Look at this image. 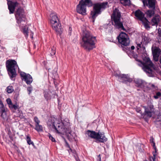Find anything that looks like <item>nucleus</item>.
<instances>
[{
    "label": "nucleus",
    "instance_id": "obj_1",
    "mask_svg": "<svg viewBox=\"0 0 161 161\" xmlns=\"http://www.w3.org/2000/svg\"><path fill=\"white\" fill-rule=\"evenodd\" d=\"M137 57V54H134L133 58L138 62V65L141 67L143 70L149 76H151L154 74V70L155 69V68L150 58L145 57L144 58L143 62H142L138 59Z\"/></svg>",
    "mask_w": 161,
    "mask_h": 161
},
{
    "label": "nucleus",
    "instance_id": "obj_2",
    "mask_svg": "<svg viewBox=\"0 0 161 161\" xmlns=\"http://www.w3.org/2000/svg\"><path fill=\"white\" fill-rule=\"evenodd\" d=\"M96 37L87 31H85L82 37L81 46L85 49L90 51L95 47Z\"/></svg>",
    "mask_w": 161,
    "mask_h": 161
},
{
    "label": "nucleus",
    "instance_id": "obj_3",
    "mask_svg": "<svg viewBox=\"0 0 161 161\" xmlns=\"http://www.w3.org/2000/svg\"><path fill=\"white\" fill-rule=\"evenodd\" d=\"M121 14L119 9L115 8L111 16L112 24L115 28L125 31L122 23L120 21Z\"/></svg>",
    "mask_w": 161,
    "mask_h": 161
},
{
    "label": "nucleus",
    "instance_id": "obj_4",
    "mask_svg": "<svg viewBox=\"0 0 161 161\" xmlns=\"http://www.w3.org/2000/svg\"><path fill=\"white\" fill-rule=\"evenodd\" d=\"M50 22L53 29L56 31L57 35L60 36V23L57 15L54 14L50 15Z\"/></svg>",
    "mask_w": 161,
    "mask_h": 161
},
{
    "label": "nucleus",
    "instance_id": "obj_5",
    "mask_svg": "<svg viewBox=\"0 0 161 161\" xmlns=\"http://www.w3.org/2000/svg\"><path fill=\"white\" fill-rule=\"evenodd\" d=\"M108 3L107 2H103L97 3L94 5L93 10L92 11L91 13L93 22H94L95 19L98 15L101 13V10L105 9Z\"/></svg>",
    "mask_w": 161,
    "mask_h": 161
},
{
    "label": "nucleus",
    "instance_id": "obj_6",
    "mask_svg": "<svg viewBox=\"0 0 161 161\" xmlns=\"http://www.w3.org/2000/svg\"><path fill=\"white\" fill-rule=\"evenodd\" d=\"M6 66L10 78L14 80L16 75L15 69L18 67L16 61L14 60H8L6 62Z\"/></svg>",
    "mask_w": 161,
    "mask_h": 161
},
{
    "label": "nucleus",
    "instance_id": "obj_7",
    "mask_svg": "<svg viewBox=\"0 0 161 161\" xmlns=\"http://www.w3.org/2000/svg\"><path fill=\"white\" fill-rule=\"evenodd\" d=\"M92 3L91 0H81L76 8L77 12L83 15L86 14V7L92 6Z\"/></svg>",
    "mask_w": 161,
    "mask_h": 161
},
{
    "label": "nucleus",
    "instance_id": "obj_8",
    "mask_svg": "<svg viewBox=\"0 0 161 161\" xmlns=\"http://www.w3.org/2000/svg\"><path fill=\"white\" fill-rule=\"evenodd\" d=\"M86 133L89 137L97 140V141L101 142H104L107 140L103 132L96 133L95 131L88 130Z\"/></svg>",
    "mask_w": 161,
    "mask_h": 161
},
{
    "label": "nucleus",
    "instance_id": "obj_9",
    "mask_svg": "<svg viewBox=\"0 0 161 161\" xmlns=\"http://www.w3.org/2000/svg\"><path fill=\"white\" fill-rule=\"evenodd\" d=\"M145 111L143 114V117L147 118H151L155 113V109L153 105L151 104L147 107L143 106Z\"/></svg>",
    "mask_w": 161,
    "mask_h": 161
},
{
    "label": "nucleus",
    "instance_id": "obj_10",
    "mask_svg": "<svg viewBox=\"0 0 161 161\" xmlns=\"http://www.w3.org/2000/svg\"><path fill=\"white\" fill-rule=\"evenodd\" d=\"M117 38L119 42L123 45L127 46L130 43V40L128 35L125 33H120L117 37Z\"/></svg>",
    "mask_w": 161,
    "mask_h": 161
},
{
    "label": "nucleus",
    "instance_id": "obj_11",
    "mask_svg": "<svg viewBox=\"0 0 161 161\" xmlns=\"http://www.w3.org/2000/svg\"><path fill=\"white\" fill-rule=\"evenodd\" d=\"M70 126L69 120L68 119H65L61 122V134L69 133Z\"/></svg>",
    "mask_w": 161,
    "mask_h": 161
},
{
    "label": "nucleus",
    "instance_id": "obj_12",
    "mask_svg": "<svg viewBox=\"0 0 161 161\" xmlns=\"http://www.w3.org/2000/svg\"><path fill=\"white\" fill-rule=\"evenodd\" d=\"M115 76L117 77L119 81L124 83L130 82L132 81V79L130 78L128 75L123 74H116Z\"/></svg>",
    "mask_w": 161,
    "mask_h": 161
},
{
    "label": "nucleus",
    "instance_id": "obj_13",
    "mask_svg": "<svg viewBox=\"0 0 161 161\" xmlns=\"http://www.w3.org/2000/svg\"><path fill=\"white\" fill-rule=\"evenodd\" d=\"M7 0L9 13L10 14H13L14 12L15 7L18 4V3L17 2L18 0Z\"/></svg>",
    "mask_w": 161,
    "mask_h": 161
},
{
    "label": "nucleus",
    "instance_id": "obj_14",
    "mask_svg": "<svg viewBox=\"0 0 161 161\" xmlns=\"http://www.w3.org/2000/svg\"><path fill=\"white\" fill-rule=\"evenodd\" d=\"M15 17L17 20V22L18 23H20L22 22H25V16L22 14V10L18 8L16 12Z\"/></svg>",
    "mask_w": 161,
    "mask_h": 161
},
{
    "label": "nucleus",
    "instance_id": "obj_15",
    "mask_svg": "<svg viewBox=\"0 0 161 161\" xmlns=\"http://www.w3.org/2000/svg\"><path fill=\"white\" fill-rule=\"evenodd\" d=\"M152 52L154 60L158 61L159 56L161 54V49L158 47H154L152 48Z\"/></svg>",
    "mask_w": 161,
    "mask_h": 161
},
{
    "label": "nucleus",
    "instance_id": "obj_16",
    "mask_svg": "<svg viewBox=\"0 0 161 161\" xmlns=\"http://www.w3.org/2000/svg\"><path fill=\"white\" fill-rule=\"evenodd\" d=\"M20 75L27 84H30L32 82V78L30 75L26 74L23 72H21Z\"/></svg>",
    "mask_w": 161,
    "mask_h": 161
},
{
    "label": "nucleus",
    "instance_id": "obj_17",
    "mask_svg": "<svg viewBox=\"0 0 161 161\" xmlns=\"http://www.w3.org/2000/svg\"><path fill=\"white\" fill-rule=\"evenodd\" d=\"M136 86L143 89H145L147 87V83L144 81L140 79H137L135 80Z\"/></svg>",
    "mask_w": 161,
    "mask_h": 161
},
{
    "label": "nucleus",
    "instance_id": "obj_18",
    "mask_svg": "<svg viewBox=\"0 0 161 161\" xmlns=\"http://www.w3.org/2000/svg\"><path fill=\"white\" fill-rule=\"evenodd\" d=\"M135 14L136 17L141 21H142L144 19V18H146L144 17V14L140 10H136L135 12Z\"/></svg>",
    "mask_w": 161,
    "mask_h": 161
},
{
    "label": "nucleus",
    "instance_id": "obj_19",
    "mask_svg": "<svg viewBox=\"0 0 161 161\" xmlns=\"http://www.w3.org/2000/svg\"><path fill=\"white\" fill-rule=\"evenodd\" d=\"M160 17L159 15H155L152 18L151 23L152 25H157L160 21Z\"/></svg>",
    "mask_w": 161,
    "mask_h": 161
},
{
    "label": "nucleus",
    "instance_id": "obj_20",
    "mask_svg": "<svg viewBox=\"0 0 161 161\" xmlns=\"http://www.w3.org/2000/svg\"><path fill=\"white\" fill-rule=\"evenodd\" d=\"M156 0H148V3L146 2V5L149 8H152L153 9H155V4Z\"/></svg>",
    "mask_w": 161,
    "mask_h": 161
},
{
    "label": "nucleus",
    "instance_id": "obj_21",
    "mask_svg": "<svg viewBox=\"0 0 161 161\" xmlns=\"http://www.w3.org/2000/svg\"><path fill=\"white\" fill-rule=\"evenodd\" d=\"M52 93L51 92L48 91V92H45L44 94V97L47 100H49L51 99L53 97H54L55 95L54 94V92Z\"/></svg>",
    "mask_w": 161,
    "mask_h": 161
},
{
    "label": "nucleus",
    "instance_id": "obj_22",
    "mask_svg": "<svg viewBox=\"0 0 161 161\" xmlns=\"http://www.w3.org/2000/svg\"><path fill=\"white\" fill-rule=\"evenodd\" d=\"M150 38L148 37V35L145 33H143L142 36V42L147 43L149 42Z\"/></svg>",
    "mask_w": 161,
    "mask_h": 161
},
{
    "label": "nucleus",
    "instance_id": "obj_23",
    "mask_svg": "<svg viewBox=\"0 0 161 161\" xmlns=\"http://www.w3.org/2000/svg\"><path fill=\"white\" fill-rule=\"evenodd\" d=\"M53 125L56 132L58 133H60V125L59 123H58L57 120H56L53 123Z\"/></svg>",
    "mask_w": 161,
    "mask_h": 161
},
{
    "label": "nucleus",
    "instance_id": "obj_24",
    "mask_svg": "<svg viewBox=\"0 0 161 161\" xmlns=\"http://www.w3.org/2000/svg\"><path fill=\"white\" fill-rule=\"evenodd\" d=\"M136 47L137 51H144L145 49V47L142 44V42L140 43H137Z\"/></svg>",
    "mask_w": 161,
    "mask_h": 161
},
{
    "label": "nucleus",
    "instance_id": "obj_25",
    "mask_svg": "<svg viewBox=\"0 0 161 161\" xmlns=\"http://www.w3.org/2000/svg\"><path fill=\"white\" fill-rule=\"evenodd\" d=\"M154 10L155 9H153L152 10H147L146 13L147 17L151 18L155 14Z\"/></svg>",
    "mask_w": 161,
    "mask_h": 161
},
{
    "label": "nucleus",
    "instance_id": "obj_26",
    "mask_svg": "<svg viewBox=\"0 0 161 161\" xmlns=\"http://www.w3.org/2000/svg\"><path fill=\"white\" fill-rule=\"evenodd\" d=\"M144 19L141 21L142 22L143 24L144 25L145 28L146 29L150 28V26H149V22L148 21L146 18H144Z\"/></svg>",
    "mask_w": 161,
    "mask_h": 161
},
{
    "label": "nucleus",
    "instance_id": "obj_27",
    "mask_svg": "<svg viewBox=\"0 0 161 161\" xmlns=\"http://www.w3.org/2000/svg\"><path fill=\"white\" fill-rule=\"evenodd\" d=\"M35 129L37 132L42 131L43 130V127L42 126L40 125L39 124H36Z\"/></svg>",
    "mask_w": 161,
    "mask_h": 161
},
{
    "label": "nucleus",
    "instance_id": "obj_28",
    "mask_svg": "<svg viewBox=\"0 0 161 161\" xmlns=\"http://www.w3.org/2000/svg\"><path fill=\"white\" fill-rule=\"evenodd\" d=\"M23 32L26 37H27L28 36V29L27 26H25L23 28Z\"/></svg>",
    "mask_w": 161,
    "mask_h": 161
},
{
    "label": "nucleus",
    "instance_id": "obj_29",
    "mask_svg": "<svg viewBox=\"0 0 161 161\" xmlns=\"http://www.w3.org/2000/svg\"><path fill=\"white\" fill-rule=\"evenodd\" d=\"M121 3L124 6L128 5L130 4V0H120Z\"/></svg>",
    "mask_w": 161,
    "mask_h": 161
},
{
    "label": "nucleus",
    "instance_id": "obj_30",
    "mask_svg": "<svg viewBox=\"0 0 161 161\" xmlns=\"http://www.w3.org/2000/svg\"><path fill=\"white\" fill-rule=\"evenodd\" d=\"M7 92L8 93H12L14 91L13 87L12 86H8L6 89Z\"/></svg>",
    "mask_w": 161,
    "mask_h": 161
},
{
    "label": "nucleus",
    "instance_id": "obj_31",
    "mask_svg": "<svg viewBox=\"0 0 161 161\" xmlns=\"http://www.w3.org/2000/svg\"><path fill=\"white\" fill-rule=\"evenodd\" d=\"M150 142L152 146L153 147L154 149L155 150L156 152V147L155 146V143L154 141V138L153 137H150Z\"/></svg>",
    "mask_w": 161,
    "mask_h": 161
},
{
    "label": "nucleus",
    "instance_id": "obj_32",
    "mask_svg": "<svg viewBox=\"0 0 161 161\" xmlns=\"http://www.w3.org/2000/svg\"><path fill=\"white\" fill-rule=\"evenodd\" d=\"M156 154L155 153L153 154V156H149V161H156Z\"/></svg>",
    "mask_w": 161,
    "mask_h": 161
},
{
    "label": "nucleus",
    "instance_id": "obj_33",
    "mask_svg": "<svg viewBox=\"0 0 161 161\" xmlns=\"http://www.w3.org/2000/svg\"><path fill=\"white\" fill-rule=\"evenodd\" d=\"M26 140L27 142L29 145L32 144L34 145V143L32 142H31V138L29 136H27L26 137Z\"/></svg>",
    "mask_w": 161,
    "mask_h": 161
},
{
    "label": "nucleus",
    "instance_id": "obj_34",
    "mask_svg": "<svg viewBox=\"0 0 161 161\" xmlns=\"http://www.w3.org/2000/svg\"><path fill=\"white\" fill-rule=\"evenodd\" d=\"M9 107L11 110L13 109L16 110L18 108V106L17 105L13 104V103L11 105H10Z\"/></svg>",
    "mask_w": 161,
    "mask_h": 161
},
{
    "label": "nucleus",
    "instance_id": "obj_35",
    "mask_svg": "<svg viewBox=\"0 0 161 161\" xmlns=\"http://www.w3.org/2000/svg\"><path fill=\"white\" fill-rule=\"evenodd\" d=\"M161 96V93L160 92H157L156 95H154L153 97L156 99H158Z\"/></svg>",
    "mask_w": 161,
    "mask_h": 161
},
{
    "label": "nucleus",
    "instance_id": "obj_36",
    "mask_svg": "<svg viewBox=\"0 0 161 161\" xmlns=\"http://www.w3.org/2000/svg\"><path fill=\"white\" fill-rule=\"evenodd\" d=\"M1 116L4 119H6L7 118V115L5 112H2L1 113Z\"/></svg>",
    "mask_w": 161,
    "mask_h": 161
},
{
    "label": "nucleus",
    "instance_id": "obj_37",
    "mask_svg": "<svg viewBox=\"0 0 161 161\" xmlns=\"http://www.w3.org/2000/svg\"><path fill=\"white\" fill-rule=\"evenodd\" d=\"M34 119L36 123V124H38L40 123V121L36 117H35L34 118Z\"/></svg>",
    "mask_w": 161,
    "mask_h": 161
},
{
    "label": "nucleus",
    "instance_id": "obj_38",
    "mask_svg": "<svg viewBox=\"0 0 161 161\" xmlns=\"http://www.w3.org/2000/svg\"><path fill=\"white\" fill-rule=\"evenodd\" d=\"M6 101L7 102V104L8 105L9 107L10 105H11L12 104L11 100L9 98L7 99Z\"/></svg>",
    "mask_w": 161,
    "mask_h": 161
},
{
    "label": "nucleus",
    "instance_id": "obj_39",
    "mask_svg": "<svg viewBox=\"0 0 161 161\" xmlns=\"http://www.w3.org/2000/svg\"><path fill=\"white\" fill-rule=\"evenodd\" d=\"M161 121V114H159L158 115L157 118L156 119V122H159Z\"/></svg>",
    "mask_w": 161,
    "mask_h": 161
},
{
    "label": "nucleus",
    "instance_id": "obj_40",
    "mask_svg": "<svg viewBox=\"0 0 161 161\" xmlns=\"http://www.w3.org/2000/svg\"><path fill=\"white\" fill-rule=\"evenodd\" d=\"M49 139L53 142H54L55 141V139L50 134H49Z\"/></svg>",
    "mask_w": 161,
    "mask_h": 161
},
{
    "label": "nucleus",
    "instance_id": "obj_41",
    "mask_svg": "<svg viewBox=\"0 0 161 161\" xmlns=\"http://www.w3.org/2000/svg\"><path fill=\"white\" fill-rule=\"evenodd\" d=\"M52 52L50 53L51 56H53L54 55L55 53V48L53 47V48L52 49Z\"/></svg>",
    "mask_w": 161,
    "mask_h": 161
},
{
    "label": "nucleus",
    "instance_id": "obj_42",
    "mask_svg": "<svg viewBox=\"0 0 161 161\" xmlns=\"http://www.w3.org/2000/svg\"><path fill=\"white\" fill-rule=\"evenodd\" d=\"M0 109V111H1V113L5 112V109L4 107V106L1 107Z\"/></svg>",
    "mask_w": 161,
    "mask_h": 161
},
{
    "label": "nucleus",
    "instance_id": "obj_43",
    "mask_svg": "<svg viewBox=\"0 0 161 161\" xmlns=\"http://www.w3.org/2000/svg\"><path fill=\"white\" fill-rule=\"evenodd\" d=\"M65 146L67 147H68L70 149V150H71V151H72V149L70 148V146L68 144V142H66V141L65 140Z\"/></svg>",
    "mask_w": 161,
    "mask_h": 161
},
{
    "label": "nucleus",
    "instance_id": "obj_44",
    "mask_svg": "<svg viewBox=\"0 0 161 161\" xmlns=\"http://www.w3.org/2000/svg\"><path fill=\"white\" fill-rule=\"evenodd\" d=\"M158 36L161 37V29L160 28L158 29Z\"/></svg>",
    "mask_w": 161,
    "mask_h": 161
},
{
    "label": "nucleus",
    "instance_id": "obj_45",
    "mask_svg": "<svg viewBox=\"0 0 161 161\" xmlns=\"http://www.w3.org/2000/svg\"><path fill=\"white\" fill-rule=\"evenodd\" d=\"M72 31V28L71 27L69 28V35H71V31Z\"/></svg>",
    "mask_w": 161,
    "mask_h": 161
},
{
    "label": "nucleus",
    "instance_id": "obj_46",
    "mask_svg": "<svg viewBox=\"0 0 161 161\" xmlns=\"http://www.w3.org/2000/svg\"><path fill=\"white\" fill-rule=\"evenodd\" d=\"M27 90L29 92V94H30L32 90L31 89V88L30 87H29L28 88Z\"/></svg>",
    "mask_w": 161,
    "mask_h": 161
},
{
    "label": "nucleus",
    "instance_id": "obj_47",
    "mask_svg": "<svg viewBox=\"0 0 161 161\" xmlns=\"http://www.w3.org/2000/svg\"><path fill=\"white\" fill-rule=\"evenodd\" d=\"M0 104L1 106V107H3L4 106V105L3 103L1 101V102H0Z\"/></svg>",
    "mask_w": 161,
    "mask_h": 161
},
{
    "label": "nucleus",
    "instance_id": "obj_48",
    "mask_svg": "<svg viewBox=\"0 0 161 161\" xmlns=\"http://www.w3.org/2000/svg\"><path fill=\"white\" fill-rule=\"evenodd\" d=\"M131 49L132 50H133L134 49H135V47L133 46H132L131 47Z\"/></svg>",
    "mask_w": 161,
    "mask_h": 161
},
{
    "label": "nucleus",
    "instance_id": "obj_49",
    "mask_svg": "<svg viewBox=\"0 0 161 161\" xmlns=\"http://www.w3.org/2000/svg\"><path fill=\"white\" fill-rule=\"evenodd\" d=\"M98 157L99 158V161H101V157H100V155H98Z\"/></svg>",
    "mask_w": 161,
    "mask_h": 161
},
{
    "label": "nucleus",
    "instance_id": "obj_50",
    "mask_svg": "<svg viewBox=\"0 0 161 161\" xmlns=\"http://www.w3.org/2000/svg\"><path fill=\"white\" fill-rule=\"evenodd\" d=\"M142 2L143 3L144 5H145V0H142Z\"/></svg>",
    "mask_w": 161,
    "mask_h": 161
},
{
    "label": "nucleus",
    "instance_id": "obj_51",
    "mask_svg": "<svg viewBox=\"0 0 161 161\" xmlns=\"http://www.w3.org/2000/svg\"><path fill=\"white\" fill-rule=\"evenodd\" d=\"M141 111V110L140 109H138V110H137V111L138 112H140V111Z\"/></svg>",
    "mask_w": 161,
    "mask_h": 161
},
{
    "label": "nucleus",
    "instance_id": "obj_52",
    "mask_svg": "<svg viewBox=\"0 0 161 161\" xmlns=\"http://www.w3.org/2000/svg\"><path fill=\"white\" fill-rule=\"evenodd\" d=\"M144 161H148L147 160L145 159Z\"/></svg>",
    "mask_w": 161,
    "mask_h": 161
},
{
    "label": "nucleus",
    "instance_id": "obj_53",
    "mask_svg": "<svg viewBox=\"0 0 161 161\" xmlns=\"http://www.w3.org/2000/svg\"><path fill=\"white\" fill-rule=\"evenodd\" d=\"M3 48V49H5V48Z\"/></svg>",
    "mask_w": 161,
    "mask_h": 161
},
{
    "label": "nucleus",
    "instance_id": "obj_54",
    "mask_svg": "<svg viewBox=\"0 0 161 161\" xmlns=\"http://www.w3.org/2000/svg\"><path fill=\"white\" fill-rule=\"evenodd\" d=\"M48 96H49V95L48 94L47 95Z\"/></svg>",
    "mask_w": 161,
    "mask_h": 161
},
{
    "label": "nucleus",
    "instance_id": "obj_55",
    "mask_svg": "<svg viewBox=\"0 0 161 161\" xmlns=\"http://www.w3.org/2000/svg\"><path fill=\"white\" fill-rule=\"evenodd\" d=\"M31 37L32 38H33V36H31Z\"/></svg>",
    "mask_w": 161,
    "mask_h": 161
}]
</instances>
